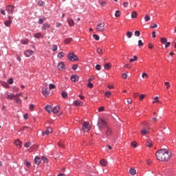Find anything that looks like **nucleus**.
Masks as SVG:
<instances>
[{"mask_svg": "<svg viewBox=\"0 0 176 176\" xmlns=\"http://www.w3.org/2000/svg\"><path fill=\"white\" fill-rule=\"evenodd\" d=\"M155 156L157 160H160V162H167V160L170 159L171 153L166 149H161L157 151Z\"/></svg>", "mask_w": 176, "mask_h": 176, "instance_id": "f257e3e1", "label": "nucleus"}, {"mask_svg": "<svg viewBox=\"0 0 176 176\" xmlns=\"http://www.w3.org/2000/svg\"><path fill=\"white\" fill-rule=\"evenodd\" d=\"M91 126L90 124L87 122H85L82 124V130L85 132V133H89V131H90V129H91Z\"/></svg>", "mask_w": 176, "mask_h": 176, "instance_id": "f03ea898", "label": "nucleus"}, {"mask_svg": "<svg viewBox=\"0 0 176 176\" xmlns=\"http://www.w3.org/2000/svg\"><path fill=\"white\" fill-rule=\"evenodd\" d=\"M105 30V23L102 22L100 23H98L96 25V30L98 32H102Z\"/></svg>", "mask_w": 176, "mask_h": 176, "instance_id": "7ed1b4c3", "label": "nucleus"}, {"mask_svg": "<svg viewBox=\"0 0 176 176\" xmlns=\"http://www.w3.org/2000/svg\"><path fill=\"white\" fill-rule=\"evenodd\" d=\"M68 59L69 60V61H78V60H79L76 54H75L74 52H70L69 54Z\"/></svg>", "mask_w": 176, "mask_h": 176, "instance_id": "20e7f679", "label": "nucleus"}, {"mask_svg": "<svg viewBox=\"0 0 176 176\" xmlns=\"http://www.w3.org/2000/svg\"><path fill=\"white\" fill-rule=\"evenodd\" d=\"M14 7L13 6H8L6 7V10L9 14H12L13 13V10Z\"/></svg>", "mask_w": 176, "mask_h": 176, "instance_id": "39448f33", "label": "nucleus"}, {"mask_svg": "<svg viewBox=\"0 0 176 176\" xmlns=\"http://www.w3.org/2000/svg\"><path fill=\"white\" fill-rule=\"evenodd\" d=\"M6 27H10L12 25V16H8V20L4 22Z\"/></svg>", "mask_w": 176, "mask_h": 176, "instance_id": "423d86ee", "label": "nucleus"}, {"mask_svg": "<svg viewBox=\"0 0 176 176\" xmlns=\"http://www.w3.org/2000/svg\"><path fill=\"white\" fill-rule=\"evenodd\" d=\"M53 132V129H52V127H47L46 131L43 132V135H49V134H50L51 133Z\"/></svg>", "mask_w": 176, "mask_h": 176, "instance_id": "0eeeda50", "label": "nucleus"}, {"mask_svg": "<svg viewBox=\"0 0 176 176\" xmlns=\"http://www.w3.org/2000/svg\"><path fill=\"white\" fill-rule=\"evenodd\" d=\"M24 54L25 57H31V56L34 54V52L32 50H28L24 52Z\"/></svg>", "mask_w": 176, "mask_h": 176, "instance_id": "6e6552de", "label": "nucleus"}, {"mask_svg": "<svg viewBox=\"0 0 176 176\" xmlns=\"http://www.w3.org/2000/svg\"><path fill=\"white\" fill-rule=\"evenodd\" d=\"M112 134V129L109 126H106L105 135H111Z\"/></svg>", "mask_w": 176, "mask_h": 176, "instance_id": "1a4fd4ad", "label": "nucleus"}, {"mask_svg": "<svg viewBox=\"0 0 176 176\" xmlns=\"http://www.w3.org/2000/svg\"><path fill=\"white\" fill-rule=\"evenodd\" d=\"M45 109L47 112H48V113H52V112L53 111V109H52V106L50 104H47L45 107Z\"/></svg>", "mask_w": 176, "mask_h": 176, "instance_id": "9d476101", "label": "nucleus"}, {"mask_svg": "<svg viewBox=\"0 0 176 176\" xmlns=\"http://www.w3.org/2000/svg\"><path fill=\"white\" fill-rule=\"evenodd\" d=\"M14 94H6V98H8V100H13L14 98Z\"/></svg>", "mask_w": 176, "mask_h": 176, "instance_id": "9b49d317", "label": "nucleus"}, {"mask_svg": "<svg viewBox=\"0 0 176 176\" xmlns=\"http://www.w3.org/2000/svg\"><path fill=\"white\" fill-rule=\"evenodd\" d=\"M65 67V65H64V63L60 62L58 65V69H59V71H63V69H64Z\"/></svg>", "mask_w": 176, "mask_h": 176, "instance_id": "f8f14e48", "label": "nucleus"}, {"mask_svg": "<svg viewBox=\"0 0 176 176\" xmlns=\"http://www.w3.org/2000/svg\"><path fill=\"white\" fill-rule=\"evenodd\" d=\"M14 144L16 145V146H17V148H21L23 143L21 142V141H20V140H16L14 142Z\"/></svg>", "mask_w": 176, "mask_h": 176, "instance_id": "ddd939ff", "label": "nucleus"}, {"mask_svg": "<svg viewBox=\"0 0 176 176\" xmlns=\"http://www.w3.org/2000/svg\"><path fill=\"white\" fill-rule=\"evenodd\" d=\"M67 22L70 27H74V25H75V21L72 19H67Z\"/></svg>", "mask_w": 176, "mask_h": 176, "instance_id": "4468645a", "label": "nucleus"}, {"mask_svg": "<svg viewBox=\"0 0 176 176\" xmlns=\"http://www.w3.org/2000/svg\"><path fill=\"white\" fill-rule=\"evenodd\" d=\"M74 104L76 107H82L83 105V102L80 100H76L74 102Z\"/></svg>", "mask_w": 176, "mask_h": 176, "instance_id": "2eb2a0df", "label": "nucleus"}, {"mask_svg": "<svg viewBox=\"0 0 176 176\" xmlns=\"http://www.w3.org/2000/svg\"><path fill=\"white\" fill-rule=\"evenodd\" d=\"M71 80L72 82H78L79 80V76L78 75H74L71 77Z\"/></svg>", "mask_w": 176, "mask_h": 176, "instance_id": "dca6fc26", "label": "nucleus"}, {"mask_svg": "<svg viewBox=\"0 0 176 176\" xmlns=\"http://www.w3.org/2000/svg\"><path fill=\"white\" fill-rule=\"evenodd\" d=\"M50 28V24L45 23L42 26V30H49Z\"/></svg>", "mask_w": 176, "mask_h": 176, "instance_id": "f3484780", "label": "nucleus"}, {"mask_svg": "<svg viewBox=\"0 0 176 176\" xmlns=\"http://www.w3.org/2000/svg\"><path fill=\"white\" fill-rule=\"evenodd\" d=\"M54 113H58L60 112V106H56L52 110Z\"/></svg>", "mask_w": 176, "mask_h": 176, "instance_id": "a211bd4d", "label": "nucleus"}, {"mask_svg": "<svg viewBox=\"0 0 176 176\" xmlns=\"http://www.w3.org/2000/svg\"><path fill=\"white\" fill-rule=\"evenodd\" d=\"M43 94L45 96V97H47L49 95V91H47V88H43Z\"/></svg>", "mask_w": 176, "mask_h": 176, "instance_id": "6ab92c4d", "label": "nucleus"}, {"mask_svg": "<svg viewBox=\"0 0 176 176\" xmlns=\"http://www.w3.org/2000/svg\"><path fill=\"white\" fill-rule=\"evenodd\" d=\"M34 38L39 39V38H43V34L41 32H38V33L34 34Z\"/></svg>", "mask_w": 176, "mask_h": 176, "instance_id": "aec40b11", "label": "nucleus"}, {"mask_svg": "<svg viewBox=\"0 0 176 176\" xmlns=\"http://www.w3.org/2000/svg\"><path fill=\"white\" fill-rule=\"evenodd\" d=\"M140 133L142 135H146V134H149V130L147 129H144L140 131Z\"/></svg>", "mask_w": 176, "mask_h": 176, "instance_id": "412c9836", "label": "nucleus"}, {"mask_svg": "<svg viewBox=\"0 0 176 176\" xmlns=\"http://www.w3.org/2000/svg\"><path fill=\"white\" fill-rule=\"evenodd\" d=\"M42 162V159L41 157H36L34 159V163L35 164H39Z\"/></svg>", "mask_w": 176, "mask_h": 176, "instance_id": "4be33fe9", "label": "nucleus"}, {"mask_svg": "<svg viewBox=\"0 0 176 176\" xmlns=\"http://www.w3.org/2000/svg\"><path fill=\"white\" fill-rule=\"evenodd\" d=\"M152 145H153V143L152 142V140H148V141L146 142V146L148 148H151V146H152Z\"/></svg>", "mask_w": 176, "mask_h": 176, "instance_id": "5701e85b", "label": "nucleus"}, {"mask_svg": "<svg viewBox=\"0 0 176 176\" xmlns=\"http://www.w3.org/2000/svg\"><path fill=\"white\" fill-rule=\"evenodd\" d=\"M131 19H137V16H138V14L137 13V12L135 11H133L132 13H131Z\"/></svg>", "mask_w": 176, "mask_h": 176, "instance_id": "b1692460", "label": "nucleus"}, {"mask_svg": "<svg viewBox=\"0 0 176 176\" xmlns=\"http://www.w3.org/2000/svg\"><path fill=\"white\" fill-rule=\"evenodd\" d=\"M129 173L131 175H135V174L137 173V170H135V169L134 168H131L129 170Z\"/></svg>", "mask_w": 176, "mask_h": 176, "instance_id": "393cba45", "label": "nucleus"}, {"mask_svg": "<svg viewBox=\"0 0 176 176\" xmlns=\"http://www.w3.org/2000/svg\"><path fill=\"white\" fill-rule=\"evenodd\" d=\"M98 124H102V126H107V122H105V120L101 119L99 121Z\"/></svg>", "mask_w": 176, "mask_h": 176, "instance_id": "a878e982", "label": "nucleus"}, {"mask_svg": "<svg viewBox=\"0 0 176 176\" xmlns=\"http://www.w3.org/2000/svg\"><path fill=\"white\" fill-rule=\"evenodd\" d=\"M111 63H106L104 65V69H111Z\"/></svg>", "mask_w": 176, "mask_h": 176, "instance_id": "bb28decb", "label": "nucleus"}, {"mask_svg": "<svg viewBox=\"0 0 176 176\" xmlns=\"http://www.w3.org/2000/svg\"><path fill=\"white\" fill-rule=\"evenodd\" d=\"M107 160H100V164H101L102 166H107Z\"/></svg>", "mask_w": 176, "mask_h": 176, "instance_id": "cd10ccee", "label": "nucleus"}, {"mask_svg": "<svg viewBox=\"0 0 176 176\" xmlns=\"http://www.w3.org/2000/svg\"><path fill=\"white\" fill-rule=\"evenodd\" d=\"M64 56H65V54L64 52H59L58 54V58H63V57H64Z\"/></svg>", "mask_w": 176, "mask_h": 176, "instance_id": "c85d7f7f", "label": "nucleus"}, {"mask_svg": "<svg viewBox=\"0 0 176 176\" xmlns=\"http://www.w3.org/2000/svg\"><path fill=\"white\" fill-rule=\"evenodd\" d=\"M151 20V16H149V14H146L144 16V21L146 23H147V21H149Z\"/></svg>", "mask_w": 176, "mask_h": 176, "instance_id": "c756f323", "label": "nucleus"}, {"mask_svg": "<svg viewBox=\"0 0 176 176\" xmlns=\"http://www.w3.org/2000/svg\"><path fill=\"white\" fill-rule=\"evenodd\" d=\"M138 58L137 56H134L133 58H130L129 63H134V61H137Z\"/></svg>", "mask_w": 176, "mask_h": 176, "instance_id": "7c9ffc66", "label": "nucleus"}, {"mask_svg": "<svg viewBox=\"0 0 176 176\" xmlns=\"http://www.w3.org/2000/svg\"><path fill=\"white\" fill-rule=\"evenodd\" d=\"M21 43H22L23 45H27V44H28V39L24 38V39L21 40Z\"/></svg>", "mask_w": 176, "mask_h": 176, "instance_id": "2f4dec72", "label": "nucleus"}, {"mask_svg": "<svg viewBox=\"0 0 176 176\" xmlns=\"http://www.w3.org/2000/svg\"><path fill=\"white\" fill-rule=\"evenodd\" d=\"M161 43L163 45H164V43H167V38L162 37L161 38Z\"/></svg>", "mask_w": 176, "mask_h": 176, "instance_id": "473e14b6", "label": "nucleus"}, {"mask_svg": "<svg viewBox=\"0 0 176 176\" xmlns=\"http://www.w3.org/2000/svg\"><path fill=\"white\" fill-rule=\"evenodd\" d=\"M61 94L63 98H67V97H68V94L65 91H63Z\"/></svg>", "mask_w": 176, "mask_h": 176, "instance_id": "72a5a7b5", "label": "nucleus"}, {"mask_svg": "<svg viewBox=\"0 0 176 176\" xmlns=\"http://www.w3.org/2000/svg\"><path fill=\"white\" fill-rule=\"evenodd\" d=\"M126 36L129 38H131V36H133V33L131 32H126Z\"/></svg>", "mask_w": 176, "mask_h": 176, "instance_id": "f704fd0d", "label": "nucleus"}, {"mask_svg": "<svg viewBox=\"0 0 176 176\" xmlns=\"http://www.w3.org/2000/svg\"><path fill=\"white\" fill-rule=\"evenodd\" d=\"M104 96H105L106 97H111V91H107L104 93Z\"/></svg>", "mask_w": 176, "mask_h": 176, "instance_id": "c9c22d12", "label": "nucleus"}, {"mask_svg": "<svg viewBox=\"0 0 176 176\" xmlns=\"http://www.w3.org/2000/svg\"><path fill=\"white\" fill-rule=\"evenodd\" d=\"M49 89H50V90H52L53 89H56V85H54V84H50L49 85Z\"/></svg>", "mask_w": 176, "mask_h": 176, "instance_id": "e433bc0d", "label": "nucleus"}, {"mask_svg": "<svg viewBox=\"0 0 176 176\" xmlns=\"http://www.w3.org/2000/svg\"><path fill=\"white\" fill-rule=\"evenodd\" d=\"M93 38H94V39L96 41H100V36L97 35V34H94L93 35Z\"/></svg>", "mask_w": 176, "mask_h": 176, "instance_id": "4c0bfd02", "label": "nucleus"}, {"mask_svg": "<svg viewBox=\"0 0 176 176\" xmlns=\"http://www.w3.org/2000/svg\"><path fill=\"white\" fill-rule=\"evenodd\" d=\"M98 54H102V49L101 48H98L96 50Z\"/></svg>", "mask_w": 176, "mask_h": 176, "instance_id": "58836bf2", "label": "nucleus"}, {"mask_svg": "<svg viewBox=\"0 0 176 176\" xmlns=\"http://www.w3.org/2000/svg\"><path fill=\"white\" fill-rule=\"evenodd\" d=\"M115 16H116V17H120V11L117 10V11L116 12V13H115Z\"/></svg>", "mask_w": 176, "mask_h": 176, "instance_id": "ea45409f", "label": "nucleus"}, {"mask_svg": "<svg viewBox=\"0 0 176 176\" xmlns=\"http://www.w3.org/2000/svg\"><path fill=\"white\" fill-rule=\"evenodd\" d=\"M164 85L165 86H166V89H169L171 87V85H170V82H165Z\"/></svg>", "mask_w": 176, "mask_h": 176, "instance_id": "a19ab883", "label": "nucleus"}, {"mask_svg": "<svg viewBox=\"0 0 176 176\" xmlns=\"http://www.w3.org/2000/svg\"><path fill=\"white\" fill-rule=\"evenodd\" d=\"M138 46L139 47H141V46H144V43H142V40L138 41Z\"/></svg>", "mask_w": 176, "mask_h": 176, "instance_id": "79ce46f5", "label": "nucleus"}, {"mask_svg": "<svg viewBox=\"0 0 176 176\" xmlns=\"http://www.w3.org/2000/svg\"><path fill=\"white\" fill-rule=\"evenodd\" d=\"M58 145L59 148H64V144L63 143V142H59L58 143Z\"/></svg>", "mask_w": 176, "mask_h": 176, "instance_id": "37998d69", "label": "nucleus"}, {"mask_svg": "<svg viewBox=\"0 0 176 176\" xmlns=\"http://www.w3.org/2000/svg\"><path fill=\"white\" fill-rule=\"evenodd\" d=\"M25 165L26 166V167H31V163L30 162L25 161Z\"/></svg>", "mask_w": 176, "mask_h": 176, "instance_id": "c03bdc74", "label": "nucleus"}, {"mask_svg": "<svg viewBox=\"0 0 176 176\" xmlns=\"http://www.w3.org/2000/svg\"><path fill=\"white\" fill-rule=\"evenodd\" d=\"M21 96H23V93L16 94L14 95V98H19Z\"/></svg>", "mask_w": 176, "mask_h": 176, "instance_id": "a18cd8bd", "label": "nucleus"}, {"mask_svg": "<svg viewBox=\"0 0 176 176\" xmlns=\"http://www.w3.org/2000/svg\"><path fill=\"white\" fill-rule=\"evenodd\" d=\"M140 35H141V32H140L138 30H136L135 32V36H140Z\"/></svg>", "mask_w": 176, "mask_h": 176, "instance_id": "49530a36", "label": "nucleus"}, {"mask_svg": "<svg viewBox=\"0 0 176 176\" xmlns=\"http://www.w3.org/2000/svg\"><path fill=\"white\" fill-rule=\"evenodd\" d=\"M16 104H21V99L16 98L15 99Z\"/></svg>", "mask_w": 176, "mask_h": 176, "instance_id": "de8ad7c7", "label": "nucleus"}, {"mask_svg": "<svg viewBox=\"0 0 176 176\" xmlns=\"http://www.w3.org/2000/svg\"><path fill=\"white\" fill-rule=\"evenodd\" d=\"M31 146V143L30 142H26L25 144H24V146L25 148H30V146Z\"/></svg>", "mask_w": 176, "mask_h": 176, "instance_id": "09e8293b", "label": "nucleus"}, {"mask_svg": "<svg viewBox=\"0 0 176 176\" xmlns=\"http://www.w3.org/2000/svg\"><path fill=\"white\" fill-rule=\"evenodd\" d=\"M72 41V38H69L65 40V43H69Z\"/></svg>", "mask_w": 176, "mask_h": 176, "instance_id": "8fccbe9b", "label": "nucleus"}, {"mask_svg": "<svg viewBox=\"0 0 176 176\" xmlns=\"http://www.w3.org/2000/svg\"><path fill=\"white\" fill-rule=\"evenodd\" d=\"M96 69H97V71H100L101 70V66L100 65H96Z\"/></svg>", "mask_w": 176, "mask_h": 176, "instance_id": "3c124183", "label": "nucleus"}, {"mask_svg": "<svg viewBox=\"0 0 176 176\" xmlns=\"http://www.w3.org/2000/svg\"><path fill=\"white\" fill-rule=\"evenodd\" d=\"M8 83H9V85H13V78L8 80Z\"/></svg>", "mask_w": 176, "mask_h": 176, "instance_id": "603ef678", "label": "nucleus"}, {"mask_svg": "<svg viewBox=\"0 0 176 176\" xmlns=\"http://www.w3.org/2000/svg\"><path fill=\"white\" fill-rule=\"evenodd\" d=\"M131 146H133V148H136L137 147V142H133L131 143Z\"/></svg>", "mask_w": 176, "mask_h": 176, "instance_id": "864d4df0", "label": "nucleus"}, {"mask_svg": "<svg viewBox=\"0 0 176 176\" xmlns=\"http://www.w3.org/2000/svg\"><path fill=\"white\" fill-rule=\"evenodd\" d=\"M87 87H88L89 89H93V83L89 82L88 85H87Z\"/></svg>", "mask_w": 176, "mask_h": 176, "instance_id": "5fc2aeb1", "label": "nucleus"}, {"mask_svg": "<svg viewBox=\"0 0 176 176\" xmlns=\"http://www.w3.org/2000/svg\"><path fill=\"white\" fill-rule=\"evenodd\" d=\"M123 6H124V8H127V6H129V1L124 2Z\"/></svg>", "mask_w": 176, "mask_h": 176, "instance_id": "6e6d98bb", "label": "nucleus"}, {"mask_svg": "<svg viewBox=\"0 0 176 176\" xmlns=\"http://www.w3.org/2000/svg\"><path fill=\"white\" fill-rule=\"evenodd\" d=\"M144 98H145V95H144V94L140 95V101H142V100H144Z\"/></svg>", "mask_w": 176, "mask_h": 176, "instance_id": "4d7b16f0", "label": "nucleus"}, {"mask_svg": "<svg viewBox=\"0 0 176 176\" xmlns=\"http://www.w3.org/2000/svg\"><path fill=\"white\" fill-rule=\"evenodd\" d=\"M151 28H157V25L156 23H153L151 26Z\"/></svg>", "mask_w": 176, "mask_h": 176, "instance_id": "13d9d810", "label": "nucleus"}, {"mask_svg": "<svg viewBox=\"0 0 176 176\" xmlns=\"http://www.w3.org/2000/svg\"><path fill=\"white\" fill-rule=\"evenodd\" d=\"M72 69H74V71H76V69H78V65H73Z\"/></svg>", "mask_w": 176, "mask_h": 176, "instance_id": "bf43d9fd", "label": "nucleus"}, {"mask_svg": "<svg viewBox=\"0 0 176 176\" xmlns=\"http://www.w3.org/2000/svg\"><path fill=\"white\" fill-rule=\"evenodd\" d=\"M52 50H53V52H56V50H57V45H53Z\"/></svg>", "mask_w": 176, "mask_h": 176, "instance_id": "052dcab7", "label": "nucleus"}, {"mask_svg": "<svg viewBox=\"0 0 176 176\" xmlns=\"http://www.w3.org/2000/svg\"><path fill=\"white\" fill-rule=\"evenodd\" d=\"M123 79H127V74L126 73L122 74Z\"/></svg>", "mask_w": 176, "mask_h": 176, "instance_id": "680f3d73", "label": "nucleus"}, {"mask_svg": "<svg viewBox=\"0 0 176 176\" xmlns=\"http://www.w3.org/2000/svg\"><path fill=\"white\" fill-rule=\"evenodd\" d=\"M170 45H171V43L167 42V43H166V45H165L166 49H167V47H168L170 46Z\"/></svg>", "mask_w": 176, "mask_h": 176, "instance_id": "e2e57ef3", "label": "nucleus"}, {"mask_svg": "<svg viewBox=\"0 0 176 176\" xmlns=\"http://www.w3.org/2000/svg\"><path fill=\"white\" fill-rule=\"evenodd\" d=\"M34 104H30V107H29V109H30V111H32V110L34 109Z\"/></svg>", "mask_w": 176, "mask_h": 176, "instance_id": "0e129e2a", "label": "nucleus"}, {"mask_svg": "<svg viewBox=\"0 0 176 176\" xmlns=\"http://www.w3.org/2000/svg\"><path fill=\"white\" fill-rule=\"evenodd\" d=\"M142 78H148V74L146 73H143L142 75Z\"/></svg>", "mask_w": 176, "mask_h": 176, "instance_id": "69168bd1", "label": "nucleus"}, {"mask_svg": "<svg viewBox=\"0 0 176 176\" xmlns=\"http://www.w3.org/2000/svg\"><path fill=\"white\" fill-rule=\"evenodd\" d=\"M100 5H101V6H105V5H107V1L100 2Z\"/></svg>", "mask_w": 176, "mask_h": 176, "instance_id": "338daca9", "label": "nucleus"}, {"mask_svg": "<svg viewBox=\"0 0 176 176\" xmlns=\"http://www.w3.org/2000/svg\"><path fill=\"white\" fill-rule=\"evenodd\" d=\"M127 102L128 104H131V102H133V100H131V98H127Z\"/></svg>", "mask_w": 176, "mask_h": 176, "instance_id": "774afa93", "label": "nucleus"}]
</instances>
